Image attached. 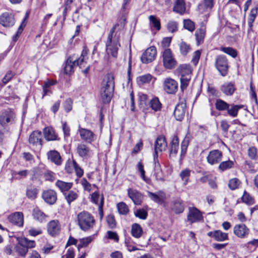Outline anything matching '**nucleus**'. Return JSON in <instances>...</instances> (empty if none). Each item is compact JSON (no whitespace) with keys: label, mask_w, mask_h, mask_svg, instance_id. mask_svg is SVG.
<instances>
[{"label":"nucleus","mask_w":258,"mask_h":258,"mask_svg":"<svg viewBox=\"0 0 258 258\" xmlns=\"http://www.w3.org/2000/svg\"><path fill=\"white\" fill-rule=\"evenodd\" d=\"M117 208L119 213L121 215H125L129 212V209L127 205L124 202H120L117 204Z\"/></svg>","instance_id":"nucleus-52"},{"label":"nucleus","mask_w":258,"mask_h":258,"mask_svg":"<svg viewBox=\"0 0 258 258\" xmlns=\"http://www.w3.org/2000/svg\"><path fill=\"white\" fill-rule=\"evenodd\" d=\"M230 107V104L221 99H218L216 100L215 107L220 111L226 110Z\"/></svg>","instance_id":"nucleus-42"},{"label":"nucleus","mask_w":258,"mask_h":258,"mask_svg":"<svg viewBox=\"0 0 258 258\" xmlns=\"http://www.w3.org/2000/svg\"><path fill=\"white\" fill-rule=\"evenodd\" d=\"M163 63L167 69H173L177 65V61L174 57L171 49L164 50L162 52Z\"/></svg>","instance_id":"nucleus-6"},{"label":"nucleus","mask_w":258,"mask_h":258,"mask_svg":"<svg viewBox=\"0 0 258 258\" xmlns=\"http://www.w3.org/2000/svg\"><path fill=\"white\" fill-rule=\"evenodd\" d=\"M33 218L40 223H44L47 221V216L38 208L33 209L32 212Z\"/></svg>","instance_id":"nucleus-30"},{"label":"nucleus","mask_w":258,"mask_h":258,"mask_svg":"<svg viewBox=\"0 0 258 258\" xmlns=\"http://www.w3.org/2000/svg\"><path fill=\"white\" fill-rule=\"evenodd\" d=\"M106 52L108 57L111 56L114 59H116L118 55V51L120 47L118 38H114V40H107L105 43Z\"/></svg>","instance_id":"nucleus-5"},{"label":"nucleus","mask_w":258,"mask_h":258,"mask_svg":"<svg viewBox=\"0 0 258 258\" xmlns=\"http://www.w3.org/2000/svg\"><path fill=\"white\" fill-rule=\"evenodd\" d=\"M220 89L225 95L231 96L235 91L236 87L234 82H226L221 85Z\"/></svg>","instance_id":"nucleus-24"},{"label":"nucleus","mask_w":258,"mask_h":258,"mask_svg":"<svg viewBox=\"0 0 258 258\" xmlns=\"http://www.w3.org/2000/svg\"><path fill=\"white\" fill-rule=\"evenodd\" d=\"M186 105L184 103L178 104L174 109V115L177 120H182L185 115Z\"/></svg>","instance_id":"nucleus-26"},{"label":"nucleus","mask_w":258,"mask_h":258,"mask_svg":"<svg viewBox=\"0 0 258 258\" xmlns=\"http://www.w3.org/2000/svg\"><path fill=\"white\" fill-rule=\"evenodd\" d=\"M55 185L64 194L65 192L68 191L72 188L73 183L72 182H66L61 180H57L55 183Z\"/></svg>","instance_id":"nucleus-37"},{"label":"nucleus","mask_w":258,"mask_h":258,"mask_svg":"<svg viewBox=\"0 0 258 258\" xmlns=\"http://www.w3.org/2000/svg\"><path fill=\"white\" fill-rule=\"evenodd\" d=\"M242 107L243 105H235L232 104H230V107H228V109L226 110L229 116L232 117H235L237 116L239 110Z\"/></svg>","instance_id":"nucleus-34"},{"label":"nucleus","mask_w":258,"mask_h":258,"mask_svg":"<svg viewBox=\"0 0 258 258\" xmlns=\"http://www.w3.org/2000/svg\"><path fill=\"white\" fill-rule=\"evenodd\" d=\"M15 117L14 112L10 109H7L0 112V124L4 126L8 123H12Z\"/></svg>","instance_id":"nucleus-8"},{"label":"nucleus","mask_w":258,"mask_h":258,"mask_svg":"<svg viewBox=\"0 0 258 258\" xmlns=\"http://www.w3.org/2000/svg\"><path fill=\"white\" fill-rule=\"evenodd\" d=\"M38 189L35 186H30L27 188L26 196L28 198L34 200L37 198Z\"/></svg>","instance_id":"nucleus-46"},{"label":"nucleus","mask_w":258,"mask_h":258,"mask_svg":"<svg viewBox=\"0 0 258 258\" xmlns=\"http://www.w3.org/2000/svg\"><path fill=\"white\" fill-rule=\"evenodd\" d=\"M207 235L213 238L217 241H223L228 239L227 233L223 232L222 231L219 230L209 232L207 233Z\"/></svg>","instance_id":"nucleus-25"},{"label":"nucleus","mask_w":258,"mask_h":258,"mask_svg":"<svg viewBox=\"0 0 258 258\" xmlns=\"http://www.w3.org/2000/svg\"><path fill=\"white\" fill-rule=\"evenodd\" d=\"M88 51V50L86 47H84L79 58L74 59L73 56H70L66 62L64 68V73L67 75H70L74 72V67L81 66L86 60Z\"/></svg>","instance_id":"nucleus-2"},{"label":"nucleus","mask_w":258,"mask_h":258,"mask_svg":"<svg viewBox=\"0 0 258 258\" xmlns=\"http://www.w3.org/2000/svg\"><path fill=\"white\" fill-rule=\"evenodd\" d=\"M42 197L46 203L53 205L56 201L57 194L54 190L48 189L43 192Z\"/></svg>","instance_id":"nucleus-20"},{"label":"nucleus","mask_w":258,"mask_h":258,"mask_svg":"<svg viewBox=\"0 0 258 258\" xmlns=\"http://www.w3.org/2000/svg\"><path fill=\"white\" fill-rule=\"evenodd\" d=\"M179 148V140L176 135H174L170 143V157L174 158L176 157Z\"/></svg>","instance_id":"nucleus-28"},{"label":"nucleus","mask_w":258,"mask_h":258,"mask_svg":"<svg viewBox=\"0 0 258 258\" xmlns=\"http://www.w3.org/2000/svg\"><path fill=\"white\" fill-rule=\"evenodd\" d=\"M184 28L190 32H192L195 29L194 22L189 19L184 20L183 21Z\"/></svg>","instance_id":"nucleus-59"},{"label":"nucleus","mask_w":258,"mask_h":258,"mask_svg":"<svg viewBox=\"0 0 258 258\" xmlns=\"http://www.w3.org/2000/svg\"><path fill=\"white\" fill-rule=\"evenodd\" d=\"M149 20L150 21V24L152 25L155 29H156L157 31L160 30L161 24L160 20L159 19L157 18L153 15H151L149 17Z\"/></svg>","instance_id":"nucleus-51"},{"label":"nucleus","mask_w":258,"mask_h":258,"mask_svg":"<svg viewBox=\"0 0 258 258\" xmlns=\"http://www.w3.org/2000/svg\"><path fill=\"white\" fill-rule=\"evenodd\" d=\"M247 154L249 157L252 160H255L257 158V149L254 147H249Z\"/></svg>","instance_id":"nucleus-60"},{"label":"nucleus","mask_w":258,"mask_h":258,"mask_svg":"<svg viewBox=\"0 0 258 258\" xmlns=\"http://www.w3.org/2000/svg\"><path fill=\"white\" fill-rule=\"evenodd\" d=\"M177 71L180 74L181 77H191V69L189 65L183 64L178 68Z\"/></svg>","instance_id":"nucleus-39"},{"label":"nucleus","mask_w":258,"mask_h":258,"mask_svg":"<svg viewBox=\"0 0 258 258\" xmlns=\"http://www.w3.org/2000/svg\"><path fill=\"white\" fill-rule=\"evenodd\" d=\"M92 240V239L91 236L80 239V243L78 245V248L80 249L81 248L87 246Z\"/></svg>","instance_id":"nucleus-56"},{"label":"nucleus","mask_w":258,"mask_h":258,"mask_svg":"<svg viewBox=\"0 0 258 258\" xmlns=\"http://www.w3.org/2000/svg\"><path fill=\"white\" fill-rule=\"evenodd\" d=\"M179 49L180 53L183 56L186 55L191 50L190 45L183 41L179 44Z\"/></svg>","instance_id":"nucleus-54"},{"label":"nucleus","mask_w":258,"mask_h":258,"mask_svg":"<svg viewBox=\"0 0 258 258\" xmlns=\"http://www.w3.org/2000/svg\"><path fill=\"white\" fill-rule=\"evenodd\" d=\"M178 89V83L171 78H166L164 82V89L168 94L175 93Z\"/></svg>","instance_id":"nucleus-17"},{"label":"nucleus","mask_w":258,"mask_h":258,"mask_svg":"<svg viewBox=\"0 0 258 258\" xmlns=\"http://www.w3.org/2000/svg\"><path fill=\"white\" fill-rule=\"evenodd\" d=\"M189 141L190 138L188 135H186L181 144V157L184 156L186 154Z\"/></svg>","instance_id":"nucleus-48"},{"label":"nucleus","mask_w":258,"mask_h":258,"mask_svg":"<svg viewBox=\"0 0 258 258\" xmlns=\"http://www.w3.org/2000/svg\"><path fill=\"white\" fill-rule=\"evenodd\" d=\"M191 170L188 168L184 169L181 171L179 176L183 181L184 185H186L189 182V178L191 175Z\"/></svg>","instance_id":"nucleus-43"},{"label":"nucleus","mask_w":258,"mask_h":258,"mask_svg":"<svg viewBox=\"0 0 258 258\" xmlns=\"http://www.w3.org/2000/svg\"><path fill=\"white\" fill-rule=\"evenodd\" d=\"M167 144L165 137L163 136H159L155 143L154 145V153L157 154L158 153L165 151L167 148Z\"/></svg>","instance_id":"nucleus-19"},{"label":"nucleus","mask_w":258,"mask_h":258,"mask_svg":"<svg viewBox=\"0 0 258 258\" xmlns=\"http://www.w3.org/2000/svg\"><path fill=\"white\" fill-rule=\"evenodd\" d=\"M147 194L152 201L159 205H163L165 203L166 194L162 190H159L155 193L148 191Z\"/></svg>","instance_id":"nucleus-16"},{"label":"nucleus","mask_w":258,"mask_h":258,"mask_svg":"<svg viewBox=\"0 0 258 258\" xmlns=\"http://www.w3.org/2000/svg\"><path fill=\"white\" fill-rule=\"evenodd\" d=\"M186 10L185 3L184 0H175L173 11L180 15L185 13Z\"/></svg>","instance_id":"nucleus-31"},{"label":"nucleus","mask_w":258,"mask_h":258,"mask_svg":"<svg viewBox=\"0 0 258 258\" xmlns=\"http://www.w3.org/2000/svg\"><path fill=\"white\" fill-rule=\"evenodd\" d=\"M171 42V37L164 38L161 43L162 48L164 50L170 49L168 47L170 46Z\"/></svg>","instance_id":"nucleus-62"},{"label":"nucleus","mask_w":258,"mask_h":258,"mask_svg":"<svg viewBox=\"0 0 258 258\" xmlns=\"http://www.w3.org/2000/svg\"><path fill=\"white\" fill-rule=\"evenodd\" d=\"M139 107L143 111H145L149 108V102L148 97L146 94L140 93L139 95Z\"/></svg>","instance_id":"nucleus-29"},{"label":"nucleus","mask_w":258,"mask_h":258,"mask_svg":"<svg viewBox=\"0 0 258 258\" xmlns=\"http://www.w3.org/2000/svg\"><path fill=\"white\" fill-rule=\"evenodd\" d=\"M220 50L233 58H235L237 55L236 50L231 47H221L220 48Z\"/></svg>","instance_id":"nucleus-50"},{"label":"nucleus","mask_w":258,"mask_h":258,"mask_svg":"<svg viewBox=\"0 0 258 258\" xmlns=\"http://www.w3.org/2000/svg\"><path fill=\"white\" fill-rule=\"evenodd\" d=\"M223 157L222 152L219 150L211 151L207 157V161L210 165H215L220 163Z\"/></svg>","instance_id":"nucleus-11"},{"label":"nucleus","mask_w":258,"mask_h":258,"mask_svg":"<svg viewBox=\"0 0 258 258\" xmlns=\"http://www.w3.org/2000/svg\"><path fill=\"white\" fill-rule=\"evenodd\" d=\"M43 135L46 140L48 141L58 140L57 134L51 127H46L43 131Z\"/></svg>","instance_id":"nucleus-27"},{"label":"nucleus","mask_w":258,"mask_h":258,"mask_svg":"<svg viewBox=\"0 0 258 258\" xmlns=\"http://www.w3.org/2000/svg\"><path fill=\"white\" fill-rule=\"evenodd\" d=\"M127 195L135 205H141L142 204L144 196L141 192L135 189L128 188Z\"/></svg>","instance_id":"nucleus-13"},{"label":"nucleus","mask_w":258,"mask_h":258,"mask_svg":"<svg viewBox=\"0 0 258 258\" xmlns=\"http://www.w3.org/2000/svg\"><path fill=\"white\" fill-rule=\"evenodd\" d=\"M241 184V181L237 178H233L229 180L228 182L229 188L233 190L237 189Z\"/></svg>","instance_id":"nucleus-55"},{"label":"nucleus","mask_w":258,"mask_h":258,"mask_svg":"<svg viewBox=\"0 0 258 258\" xmlns=\"http://www.w3.org/2000/svg\"><path fill=\"white\" fill-rule=\"evenodd\" d=\"M135 216L142 220H145L148 217L147 207H144L142 209H139L134 212Z\"/></svg>","instance_id":"nucleus-45"},{"label":"nucleus","mask_w":258,"mask_h":258,"mask_svg":"<svg viewBox=\"0 0 258 258\" xmlns=\"http://www.w3.org/2000/svg\"><path fill=\"white\" fill-rule=\"evenodd\" d=\"M241 200L243 203L247 205H252L254 203V199L246 191L243 192Z\"/></svg>","instance_id":"nucleus-49"},{"label":"nucleus","mask_w":258,"mask_h":258,"mask_svg":"<svg viewBox=\"0 0 258 258\" xmlns=\"http://www.w3.org/2000/svg\"><path fill=\"white\" fill-rule=\"evenodd\" d=\"M167 28L168 31L174 33L178 30V23L174 21H169L167 24Z\"/></svg>","instance_id":"nucleus-57"},{"label":"nucleus","mask_w":258,"mask_h":258,"mask_svg":"<svg viewBox=\"0 0 258 258\" xmlns=\"http://www.w3.org/2000/svg\"><path fill=\"white\" fill-rule=\"evenodd\" d=\"M106 221L110 228L113 229L116 227L115 220L112 215H109L107 216Z\"/></svg>","instance_id":"nucleus-61"},{"label":"nucleus","mask_w":258,"mask_h":258,"mask_svg":"<svg viewBox=\"0 0 258 258\" xmlns=\"http://www.w3.org/2000/svg\"><path fill=\"white\" fill-rule=\"evenodd\" d=\"M14 75L15 73L12 71H8L2 80L3 83L4 84V85H6L7 83H8L14 76Z\"/></svg>","instance_id":"nucleus-63"},{"label":"nucleus","mask_w":258,"mask_h":258,"mask_svg":"<svg viewBox=\"0 0 258 258\" xmlns=\"http://www.w3.org/2000/svg\"><path fill=\"white\" fill-rule=\"evenodd\" d=\"M114 88V77L111 74H107L102 83L100 97L103 103H108L113 96Z\"/></svg>","instance_id":"nucleus-1"},{"label":"nucleus","mask_w":258,"mask_h":258,"mask_svg":"<svg viewBox=\"0 0 258 258\" xmlns=\"http://www.w3.org/2000/svg\"><path fill=\"white\" fill-rule=\"evenodd\" d=\"M215 66L221 76L225 77L227 75L230 66L226 56L222 54L217 55L215 58Z\"/></svg>","instance_id":"nucleus-4"},{"label":"nucleus","mask_w":258,"mask_h":258,"mask_svg":"<svg viewBox=\"0 0 258 258\" xmlns=\"http://www.w3.org/2000/svg\"><path fill=\"white\" fill-rule=\"evenodd\" d=\"M149 108H151L154 111H158L161 109L162 104L157 97H154L149 102Z\"/></svg>","instance_id":"nucleus-35"},{"label":"nucleus","mask_w":258,"mask_h":258,"mask_svg":"<svg viewBox=\"0 0 258 258\" xmlns=\"http://www.w3.org/2000/svg\"><path fill=\"white\" fill-rule=\"evenodd\" d=\"M15 19L13 13L5 12L0 16V24L5 27H11L14 25Z\"/></svg>","instance_id":"nucleus-10"},{"label":"nucleus","mask_w":258,"mask_h":258,"mask_svg":"<svg viewBox=\"0 0 258 258\" xmlns=\"http://www.w3.org/2000/svg\"><path fill=\"white\" fill-rule=\"evenodd\" d=\"M205 34L206 29L203 27L196 31L195 36L197 45H200L204 42Z\"/></svg>","instance_id":"nucleus-33"},{"label":"nucleus","mask_w":258,"mask_h":258,"mask_svg":"<svg viewBox=\"0 0 258 258\" xmlns=\"http://www.w3.org/2000/svg\"><path fill=\"white\" fill-rule=\"evenodd\" d=\"M78 132L82 140L91 143L95 139V134L90 130L79 126Z\"/></svg>","instance_id":"nucleus-15"},{"label":"nucleus","mask_w":258,"mask_h":258,"mask_svg":"<svg viewBox=\"0 0 258 258\" xmlns=\"http://www.w3.org/2000/svg\"><path fill=\"white\" fill-rule=\"evenodd\" d=\"M14 250L18 253L19 255L22 257H25L28 251L24 245H22L20 243V240H19L18 244L15 246Z\"/></svg>","instance_id":"nucleus-44"},{"label":"nucleus","mask_w":258,"mask_h":258,"mask_svg":"<svg viewBox=\"0 0 258 258\" xmlns=\"http://www.w3.org/2000/svg\"><path fill=\"white\" fill-rule=\"evenodd\" d=\"M73 100L71 98L66 100L63 104V107L66 112H70L72 109Z\"/></svg>","instance_id":"nucleus-64"},{"label":"nucleus","mask_w":258,"mask_h":258,"mask_svg":"<svg viewBox=\"0 0 258 258\" xmlns=\"http://www.w3.org/2000/svg\"><path fill=\"white\" fill-rule=\"evenodd\" d=\"M172 210L176 213H181L184 210V206L180 199H177L172 202Z\"/></svg>","instance_id":"nucleus-38"},{"label":"nucleus","mask_w":258,"mask_h":258,"mask_svg":"<svg viewBox=\"0 0 258 258\" xmlns=\"http://www.w3.org/2000/svg\"><path fill=\"white\" fill-rule=\"evenodd\" d=\"M213 7V0H204L203 4H200L198 5V10L204 12L206 11V9H212Z\"/></svg>","instance_id":"nucleus-47"},{"label":"nucleus","mask_w":258,"mask_h":258,"mask_svg":"<svg viewBox=\"0 0 258 258\" xmlns=\"http://www.w3.org/2000/svg\"><path fill=\"white\" fill-rule=\"evenodd\" d=\"M48 159L56 165H60L62 160L58 152L54 150H50L47 153Z\"/></svg>","instance_id":"nucleus-23"},{"label":"nucleus","mask_w":258,"mask_h":258,"mask_svg":"<svg viewBox=\"0 0 258 258\" xmlns=\"http://www.w3.org/2000/svg\"><path fill=\"white\" fill-rule=\"evenodd\" d=\"M234 164L235 162L232 160H228L227 161H222L219 163L218 169L220 171L223 172L233 168Z\"/></svg>","instance_id":"nucleus-32"},{"label":"nucleus","mask_w":258,"mask_h":258,"mask_svg":"<svg viewBox=\"0 0 258 258\" xmlns=\"http://www.w3.org/2000/svg\"><path fill=\"white\" fill-rule=\"evenodd\" d=\"M61 230V225L57 220H53L49 222L47 225L48 233L52 237L58 235Z\"/></svg>","instance_id":"nucleus-12"},{"label":"nucleus","mask_w":258,"mask_h":258,"mask_svg":"<svg viewBox=\"0 0 258 258\" xmlns=\"http://www.w3.org/2000/svg\"><path fill=\"white\" fill-rule=\"evenodd\" d=\"M143 233V229L141 226L137 223L133 224L132 226L131 234L135 238H140Z\"/></svg>","instance_id":"nucleus-40"},{"label":"nucleus","mask_w":258,"mask_h":258,"mask_svg":"<svg viewBox=\"0 0 258 258\" xmlns=\"http://www.w3.org/2000/svg\"><path fill=\"white\" fill-rule=\"evenodd\" d=\"M77 152L79 156L84 159L89 158L91 155L92 151L90 148L85 144H79L77 147Z\"/></svg>","instance_id":"nucleus-22"},{"label":"nucleus","mask_w":258,"mask_h":258,"mask_svg":"<svg viewBox=\"0 0 258 258\" xmlns=\"http://www.w3.org/2000/svg\"><path fill=\"white\" fill-rule=\"evenodd\" d=\"M78 221L80 228L86 231L93 227L95 221L91 214L86 211H83L78 215Z\"/></svg>","instance_id":"nucleus-3"},{"label":"nucleus","mask_w":258,"mask_h":258,"mask_svg":"<svg viewBox=\"0 0 258 258\" xmlns=\"http://www.w3.org/2000/svg\"><path fill=\"white\" fill-rule=\"evenodd\" d=\"M29 142L33 146H41L42 145V136L40 131H34L30 135Z\"/></svg>","instance_id":"nucleus-21"},{"label":"nucleus","mask_w":258,"mask_h":258,"mask_svg":"<svg viewBox=\"0 0 258 258\" xmlns=\"http://www.w3.org/2000/svg\"><path fill=\"white\" fill-rule=\"evenodd\" d=\"M28 17V14L27 13H26L25 16L24 18L23 19L21 25L19 27L16 33L13 37V40L14 42H16L18 40V37L20 36V35L23 32L24 28L26 26L27 19Z\"/></svg>","instance_id":"nucleus-36"},{"label":"nucleus","mask_w":258,"mask_h":258,"mask_svg":"<svg viewBox=\"0 0 258 258\" xmlns=\"http://www.w3.org/2000/svg\"><path fill=\"white\" fill-rule=\"evenodd\" d=\"M187 215V221L190 223L199 222L203 220V216L202 213L195 207L189 208Z\"/></svg>","instance_id":"nucleus-9"},{"label":"nucleus","mask_w":258,"mask_h":258,"mask_svg":"<svg viewBox=\"0 0 258 258\" xmlns=\"http://www.w3.org/2000/svg\"><path fill=\"white\" fill-rule=\"evenodd\" d=\"M157 55V50L155 46L148 48L142 54L141 60L143 63H148L153 61Z\"/></svg>","instance_id":"nucleus-7"},{"label":"nucleus","mask_w":258,"mask_h":258,"mask_svg":"<svg viewBox=\"0 0 258 258\" xmlns=\"http://www.w3.org/2000/svg\"><path fill=\"white\" fill-rule=\"evenodd\" d=\"M249 231V229L244 224H236L233 227L234 234L239 238L247 237Z\"/></svg>","instance_id":"nucleus-14"},{"label":"nucleus","mask_w":258,"mask_h":258,"mask_svg":"<svg viewBox=\"0 0 258 258\" xmlns=\"http://www.w3.org/2000/svg\"><path fill=\"white\" fill-rule=\"evenodd\" d=\"M63 195L69 205L78 198V194L73 190H69L67 192H65Z\"/></svg>","instance_id":"nucleus-41"},{"label":"nucleus","mask_w":258,"mask_h":258,"mask_svg":"<svg viewBox=\"0 0 258 258\" xmlns=\"http://www.w3.org/2000/svg\"><path fill=\"white\" fill-rule=\"evenodd\" d=\"M20 243L22 245H24L27 249L28 248H34L36 246V243L34 240H30L26 238H22L20 239Z\"/></svg>","instance_id":"nucleus-53"},{"label":"nucleus","mask_w":258,"mask_h":258,"mask_svg":"<svg viewBox=\"0 0 258 258\" xmlns=\"http://www.w3.org/2000/svg\"><path fill=\"white\" fill-rule=\"evenodd\" d=\"M8 220L10 222L19 227L23 226L24 224V216L22 212H16L10 215Z\"/></svg>","instance_id":"nucleus-18"},{"label":"nucleus","mask_w":258,"mask_h":258,"mask_svg":"<svg viewBox=\"0 0 258 258\" xmlns=\"http://www.w3.org/2000/svg\"><path fill=\"white\" fill-rule=\"evenodd\" d=\"M191 77L187 76V77H180V88L183 90L188 85L189 82L190 80Z\"/></svg>","instance_id":"nucleus-58"}]
</instances>
